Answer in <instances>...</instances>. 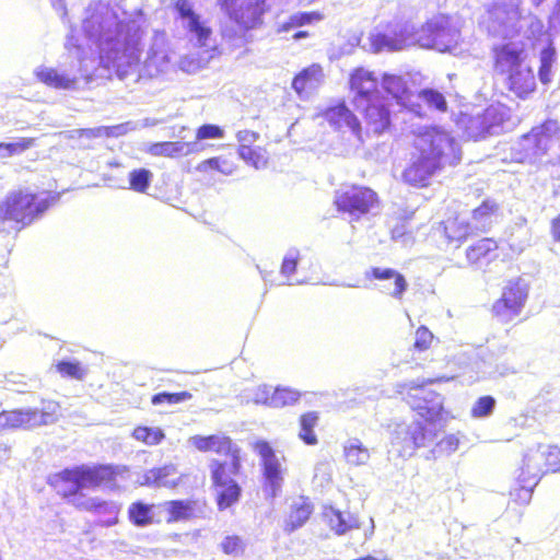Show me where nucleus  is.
I'll use <instances>...</instances> for the list:
<instances>
[{"mask_svg":"<svg viewBox=\"0 0 560 560\" xmlns=\"http://www.w3.org/2000/svg\"><path fill=\"white\" fill-rule=\"evenodd\" d=\"M323 517L329 529L337 535H342L351 528V525L346 521L342 513L331 506L324 510Z\"/></svg>","mask_w":560,"mask_h":560,"instance_id":"40","label":"nucleus"},{"mask_svg":"<svg viewBox=\"0 0 560 560\" xmlns=\"http://www.w3.org/2000/svg\"><path fill=\"white\" fill-rule=\"evenodd\" d=\"M412 35V27L407 22L392 21L386 24L384 32L370 36V45L375 52L402 50L409 45Z\"/></svg>","mask_w":560,"mask_h":560,"instance_id":"10","label":"nucleus"},{"mask_svg":"<svg viewBox=\"0 0 560 560\" xmlns=\"http://www.w3.org/2000/svg\"><path fill=\"white\" fill-rule=\"evenodd\" d=\"M126 471L125 466L114 464H81L50 474L47 485L59 498L75 505L83 500L84 489H117L118 480Z\"/></svg>","mask_w":560,"mask_h":560,"instance_id":"2","label":"nucleus"},{"mask_svg":"<svg viewBox=\"0 0 560 560\" xmlns=\"http://www.w3.org/2000/svg\"><path fill=\"white\" fill-rule=\"evenodd\" d=\"M28 410L11 409L0 412V432L31 428Z\"/></svg>","mask_w":560,"mask_h":560,"instance_id":"33","label":"nucleus"},{"mask_svg":"<svg viewBox=\"0 0 560 560\" xmlns=\"http://www.w3.org/2000/svg\"><path fill=\"white\" fill-rule=\"evenodd\" d=\"M55 368L62 377L82 380L85 375L84 368L78 361H59Z\"/></svg>","mask_w":560,"mask_h":560,"instance_id":"47","label":"nucleus"},{"mask_svg":"<svg viewBox=\"0 0 560 560\" xmlns=\"http://www.w3.org/2000/svg\"><path fill=\"white\" fill-rule=\"evenodd\" d=\"M500 206L492 199H485L478 207L471 211V218L475 222L486 224L499 213Z\"/></svg>","mask_w":560,"mask_h":560,"instance_id":"42","label":"nucleus"},{"mask_svg":"<svg viewBox=\"0 0 560 560\" xmlns=\"http://www.w3.org/2000/svg\"><path fill=\"white\" fill-rule=\"evenodd\" d=\"M131 438L148 446H155L163 442L165 432L159 427L136 425Z\"/></svg>","mask_w":560,"mask_h":560,"instance_id":"38","label":"nucleus"},{"mask_svg":"<svg viewBox=\"0 0 560 560\" xmlns=\"http://www.w3.org/2000/svg\"><path fill=\"white\" fill-rule=\"evenodd\" d=\"M35 75L39 82L56 90H71L77 84V78H70L54 68H40Z\"/></svg>","mask_w":560,"mask_h":560,"instance_id":"32","label":"nucleus"},{"mask_svg":"<svg viewBox=\"0 0 560 560\" xmlns=\"http://www.w3.org/2000/svg\"><path fill=\"white\" fill-rule=\"evenodd\" d=\"M224 137V129L218 125L205 124L197 128L195 138L198 141L208 139H222Z\"/></svg>","mask_w":560,"mask_h":560,"instance_id":"52","label":"nucleus"},{"mask_svg":"<svg viewBox=\"0 0 560 560\" xmlns=\"http://www.w3.org/2000/svg\"><path fill=\"white\" fill-rule=\"evenodd\" d=\"M488 12L494 16L502 14L511 21H518L522 18V12L517 4L511 5L506 3H494Z\"/></svg>","mask_w":560,"mask_h":560,"instance_id":"50","label":"nucleus"},{"mask_svg":"<svg viewBox=\"0 0 560 560\" xmlns=\"http://www.w3.org/2000/svg\"><path fill=\"white\" fill-rule=\"evenodd\" d=\"M466 260L470 266H487L499 256V243L493 237H482L466 248Z\"/></svg>","mask_w":560,"mask_h":560,"instance_id":"22","label":"nucleus"},{"mask_svg":"<svg viewBox=\"0 0 560 560\" xmlns=\"http://www.w3.org/2000/svg\"><path fill=\"white\" fill-rule=\"evenodd\" d=\"M308 36V32L306 31H299L293 35L294 39H300Z\"/></svg>","mask_w":560,"mask_h":560,"instance_id":"57","label":"nucleus"},{"mask_svg":"<svg viewBox=\"0 0 560 560\" xmlns=\"http://www.w3.org/2000/svg\"><path fill=\"white\" fill-rule=\"evenodd\" d=\"M361 114L365 135H383L392 127L388 105L380 96L369 100L355 107Z\"/></svg>","mask_w":560,"mask_h":560,"instance_id":"12","label":"nucleus"},{"mask_svg":"<svg viewBox=\"0 0 560 560\" xmlns=\"http://www.w3.org/2000/svg\"><path fill=\"white\" fill-rule=\"evenodd\" d=\"M323 117L335 129L348 128L359 140H362L363 128L360 120L343 101L327 107L323 112Z\"/></svg>","mask_w":560,"mask_h":560,"instance_id":"20","label":"nucleus"},{"mask_svg":"<svg viewBox=\"0 0 560 560\" xmlns=\"http://www.w3.org/2000/svg\"><path fill=\"white\" fill-rule=\"evenodd\" d=\"M175 8L178 11L180 18L189 19V27L191 31L202 35L206 31L199 22V16L192 11L187 0H178L175 3Z\"/></svg>","mask_w":560,"mask_h":560,"instance_id":"45","label":"nucleus"},{"mask_svg":"<svg viewBox=\"0 0 560 560\" xmlns=\"http://www.w3.org/2000/svg\"><path fill=\"white\" fill-rule=\"evenodd\" d=\"M323 79V68L313 63L301 70L292 80V88L298 94H302L315 88Z\"/></svg>","mask_w":560,"mask_h":560,"instance_id":"31","label":"nucleus"},{"mask_svg":"<svg viewBox=\"0 0 560 560\" xmlns=\"http://www.w3.org/2000/svg\"><path fill=\"white\" fill-rule=\"evenodd\" d=\"M332 205L338 213L360 220L378 208L380 197L368 186L350 184L335 192Z\"/></svg>","mask_w":560,"mask_h":560,"instance_id":"7","label":"nucleus"},{"mask_svg":"<svg viewBox=\"0 0 560 560\" xmlns=\"http://www.w3.org/2000/svg\"><path fill=\"white\" fill-rule=\"evenodd\" d=\"M177 472L176 465L170 463L153 467L145 472V481L158 487H175L178 482H170V478Z\"/></svg>","mask_w":560,"mask_h":560,"instance_id":"37","label":"nucleus"},{"mask_svg":"<svg viewBox=\"0 0 560 560\" xmlns=\"http://www.w3.org/2000/svg\"><path fill=\"white\" fill-rule=\"evenodd\" d=\"M494 71L503 78V83L515 97L526 100L537 88L533 68L525 63L523 49L510 43L499 44L492 48Z\"/></svg>","mask_w":560,"mask_h":560,"instance_id":"4","label":"nucleus"},{"mask_svg":"<svg viewBox=\"0 0 560 560\" xmlns=\"http://www.w3.org/2000/svg\"><path fill=\"white\" fill-rule=\"evenodd\" d=\"M452 33L451 18L448 15H439L428 21L422 27V40H425L428 47H435L439 43L450 36Z\"/></svg>","mask_w":560,"mask_h":560,"instance_id":"24","label":"nucleus"},{"mask_svg":"<svg viewBox=\"0 0 560 560\" xmlns=\"http://www.w3.org/2000/svg\"><path fill=\"white\" fill-rule=\"evenodd\" d=\"M318 411H305L299 417V439L306 445L313 446L318 443V438L315 429L319 425Z\"/></svg>","mask_w":560,"mask_h":560,"instance_id":"29","label":"nucleus"},{"mask_svg":"<svg viewBox=\"0 0 560 560\" xmlns=\"http://www.w3.org/2000/svg\"><path fill=\"white\" fill-rule=\"evenodd\" d=\"M559 127L555 120H547L521 138L520 152L523 154L520 161L539 158L547 152L551 138L558 132Z\"/></svg>","mask_w":560,"mask_h":560,"instance_id":"11","label":"nucleus"},{"mask_svg":"<svg viewBox=\"0 0 560 560\" xmlns=\"http://www.w3.org/2000/svg\"><path fill=\"white\" fill-rule=\"evenodd\" d=\"M506 120L505 113L499 106L490 105L475 117H471L467 125L468 136L474 140L485 139L494 135Z\"/></svg>","mask_w":560,"mask_h":560,"instance_id":"14","label":"nucleus"},{"mask_svg":"<svg viewBox=\"0 0 560 560\" xmlns=\"http://www.w3.org/2000/svg\"><path fill=\"white\" fill-rule=\"evenodd\" d=\"M527 296L528 288L521 279L508 281L501 296L492 304V315L504 323L512 320L521 314Z\"/></svg>","mask_w":560,"mask_h":560,"instance_id":"9","label":"nucleus"},{"mask_svg":"<svg viewBox=\"0 0 560 560\" xmlns=\"http://www.w3.org/2000/svg\"><path fill=\"white\" fill-rule=\"evenodd\" d=\"M262 393L266 397L261 399V402L271 408H284L298 404L302 397L301 392L295 388L288 386H277L269 394V386H262Z\"/></svg>","mask_w":560,"mask_h":560,"instance_id":"25","label":"nucleus"},{"mask_svg":"<svg viewBox=\"0 0 560 560\" xmlns=\"http://www.w3.org/2000/svg\"><path fill=\"white\" fill-rule=\"evenodd\" d=\"M153 174L147 168H135L128 175L129 189L144 194L150 187Z\"/></svg>","mask_w":560,"mask_h":560,"instance_id":"41","label":"nucleus"},{"mask_svg":"<svg viewBox=\"0 0 560 560\" xmlns=\"http://www.w3.org/2000/svg\"><path fill=\"white\" fill-rule=\"evenodd\" d=\"M80 511L90 512L97 516L96 525L109 527L119 522V506L112 502L98 498L84 499L75 503Z\"/></svg>","mask_w":560,"mask_h":560,"instance_id":"21","label":"nucleus"},{"mask_svg":"<svg viewBox=\"0 0 560 560\" xmlns=\"http://www.w3.org/2000/svg\"><path fill=\"white\" fill-rule=\"evenodd\" d=\"M323 15L319 12H298L292 14L285 23L282 24V31H289L294 27L312 24L313 22L319 21Z\"/></svg>","mask_w":560,"mask_h":560,"instance_id":"43","label":"nucleus"},{"mask_svg":"<svg viewBox=\"0 0 560 560\" xmlns=\"http://www.w3.org/2000/svg\"><path fill=\"white\" fill-rule=\"evenodd\" d=\"M415 147L417 154L402 171L401 179L411 187L427 188L431 177L443 168V159L456 150V142L447 131L428 127L417 136Z\"/></svg>","mask_w":560,"mask_h":560,"instance_id":"3","label":"nucleus"},{"mask_svg":"<svg viewBox=\"0 0 560 560\" xmlns=\"http://www.w3.org/2000/svg\"><path fill=\"white\" fill-rule=\"evenodd\" d=\"M540 475L560 472V446L558 444H538L537 471H529V463L523 462L515 485L510 490V495L517 503L529 502L534 488L539 481Z\"/></svg>","mask_w":560,"mask_h":560,"instance_id":"6","label":"nucleus"},{"mask_svg":"<svg viewBox=\"0 0 560 560\" xmlns=\"http://www.w3.org/2000/svg\"><path fill=\"white\" fill-rule=\"evenodd\" d=\"M261 13L258 3H246L234 9L231 16L242 28L247 31L261 24Z\"/></svg>","mask_w":560,"mask_h":560,"instance_id":"30","label":"nucleus"},{"mask_svg":"<svg viewBox=\"0 0 560 560\" xmlns=\"http://www.w3.org/2000/svg\"><path fill=\"white\" fill-rule=\"evenodd\" d=\"M315 506L312 500L305 495L291 499L282 521V529L287 534L303 527L312 517Z\"/></svg>","mask_w":560,"mask_h":560,"instance_id":"17","label":"nucleus"},{"mask_svg":"<svg viewBox=\"0 0 560 560\" xmlns=\"http://www.w3.org/2000/svg\"><path fill=\"white\" fill-rule=\"evenodd\" d=\"M349 89L353 93L352 103L354 107L372 100L377 95V81L371 71L363 68H355L349 77Z\"/></svg>","mask_w":560,"mask_h":560,"instance_id":"19","label":"nucleus"},{"mask_svg":"<svg viewBox=\"0 0 560 560\" xmlns=\"http://www.w3.org/2000/svg\"><path fill=\"white\" fill-rule=\"evenodd\" d=\"M343 456L348 465L362 466L370 459V452L363 443L353 439L343 446Z\"/></svg>","mask_w":560,"mask_h":560,"instance_id":"35","label":"nucleus"},{"mask_svg":"<svg viewBox=\"0 0 560 560\" xmlns=\"http://www.w3.org/2000/svg\"><path fill=\"white\" fill-rule=\"evenodd\" d=\"M418 96L439 112L445 113L447 110V102L444 95L436 90L423 89L418 93Z\"/></svg>","mask_w":560,"mask_h":560,"instance_id":"48","label":"nucleus"},{"mask_svg":"<svg viewBox=\"0 0 560 560\" xmlns=\"http://www.w3.org/2000/svg\"><path fill=\"white\" fill-rule=\"evenodd\" d=\"M57 200V195L42 198L28 189L14 190L0 202V223H13L15 230L21 231L39 219Z\"/></svg>","mask_w":560,"mask_h":560,"instance_id":"5","label":"nucleus"},{"mask_svg":"<svg viewBox=\"0 0 560 560\" xmlns=\"http://www.w3.org/2000/svg\"><path fill=\"white\" fill-rule=\"evenodd\" d=\"M188 145L183 141L154 142L148 147V153L153 156L177 158L187 151Z\"/></svg>","mask_w":560,"mask_h":560,"instance_id":"36","label":"nucleus"},{"mask_svg":"<svg viewBox=\"0 0 560 560\" xmlns=\"http://www.w3.org/2000/svg\"><path fill=\"white\" fill-rule=\"evenodd\" d=\"M433 340L434 335L427 326L422 325L416 330L413 348L419 352L427 351L431 348Z\"/></svg>","mask_w":560,"mask_h":560,"instance_id":"51","label":"nucleus"},{"mask_svg":"<svg viewBox=\"0 0 560 560\" xmlns=\"http://www.w3.org/2000/svg\"><path fill=\"white\" fill-rule=\"evenodd\" d=\"M407 402L429 422L440 420L443 415V405L440 395L427 392L422 386H410Z\"/></svg>","mask_w":560,"mask_h":560,"instance_id":"15","label":"nucleus"},{"mask_svg":"<svg viewBox=\"0 0 560 560\" xmlns=\"http://www.w3.org/2000/svg\"><path fill=\"white\" fill-rule=\"evenodd\" d=\"M365 278L368 280H394V291L392 292V296L400 300L407 290V281L404 275L392 269V268H381V267H372L366 273Z\"/></svg>","mask_w":560,"mask_h":560,"instance_id":"28","label":"nucleus"},{"mask_svg":"<svg viewBox=\"0 0 560 560\" xmlns=\"http://www.w3.org/2000/svg\"><path fill=\"white\" fill-rule=\"evenodd\" d=\"M381 84L387 95L395 100L397 104L418 117L425 116L422 105L411 101L413 93L402 75L384 73L381 78Z\"/></svg>","mask_w":560,"mask_h":560,"instance_id":"13","label":"nucleus"},{"mask_svg":"<svg viewBox=\"0 0 560 560\" xmlns=\"http://www.w3.org/2000/svg\"><path fill=\"white\" fill-rule=\"evenodd\" d=\"M154 503H147L142 500L133 501L127 509L128 521L136 527H147L152 524L159 523L155 516Z\"/></svg>","mask_w":560,"mask_h":560,"instance_id":"27","label":"nucleus"},{"mask_svg":"<svg viewBox=\"0 0 560 560\" xmlns=\"http://www.w3.org/2000/svg\"><path fill=\"white\" fill-rule=\"evenodd\" d=\"M59 404L54 400L45 401L39 409H28L31 427L45 425L58 419Z\"/></svg>","mask_w":560,"mask_h":560,"instance_id":"34","label":"nucleus"},{"mask_svg":"<svg viewBox=\"0 0 560 560\" xmlns=\"http://www.w3.org/2000/svg\"><path fill=\"white\" fill-rule=\"evenodd\" d=\"M299 257L296 255H288L281 264V273L289 277L296 271Z\"/></svg>","mask_w":560,"mask_h":560,"instance_id":"55","label":"nucleus"},{"mask_svg":"<svg viewBox=\"0 0 560 560\" xmlns=\"http://www.w3.org/2000/svg\"><path fill=\"white\" fill-rule=\"evenodd\" d=\"M191 398H192L191 393H189L187 390H183V392H178V393L162 392V393L154 394L151 397V402L154 406L163 405V404L177 405V404L190 400Z\"/></svg>","mask_w":560,"mask_h":560,"instance_id":"46","label":"nucleus"},{"mask_svg":"<svg viewBox=\"0 0 560 560\" xmlns=\"http://www.w3.org/2000/svg\"><path fill=\"white\" fill-rule=\"evenodd\" d=\"M494 406L495 399L492 396H481L472 405L470 416L472 418H485L492 412Z\"/></svg>","mask_w":560,"mask_h":560,"instance_id":"49","label":"nucleus"},{"mask_svg":"<svg viewBox=\"0 0 560 560\" xmlns=\"http://www.w3.org/2000/svg\"><path fill=\"white\" fill-rule=\"evenodd\" d=\"M237 170V161L232 152L206 159L197 164L199 173L217 172L224 176L232 175Z\"/></svg>","mask_w":560,"mask_h":560,"instance_id":"26","label":"nucleus"},{"mask_svg":"<svg viewBox=\"0 0 560 560\" xmlns=\"http://www.w3.org/2000/svg\"><path fill=\"white\" fill-rule=\"evenodd\" d=\"M409 435L416 447L424 446L428 441V431L421 423H418L415 429L410 431Z\"/></svg>","mask_w":560,"mask_h":560,"instance_id":"54","label":"nucleus"},{"mask_svg":"<svg viewBox=\"0 0 560 560\" xmlns=\"http://www.w3.org/2000/svg\"><path fill=\"white\" fill-rule=\"evenodd\" d=\"M443 235L448 244L462 245L472 235L470 223L460 217L459 213L448 215L441 222Z\"/></svg>","mask_w":560,"mask_h":560,"instance_id":"23","label":"nucleus"},{"mask_svg":"<svg viewBox=\"0 0 560 560\" xmlns=\"http://www.w3.org/2000/svg\"><path fill=\"white\" fill-rule=\"evenodd\" d=\"M259 133L252 130H243L237 133L240 158L255 168L265 167L269 155L265 147L257 143Z\"/></svg>","mask_w":560,"mask_h":560,"instance_id":"16","label":"nucleus"},{"mask_svg":"<svg viewBox=\"0 0 560 560\" xmlns=\"http://www.w3.org/2000/svg\"><path fill=\"white\" fill-rule=\"evenodd\" d=\"M550 234L555 242L560 243V213L550 221Z\"/></svg>","mask_w":560,"mask_h":560,"instance_id":"56","label":"nucleus"},{"mask_svg":"<svg viewBox=\"0 0 560 560\" xmlns=\"http://www.w3.org/2000/svg\"><path fill=\"white\" fill-rule=\"evenodd\" d=\"M221 550L225 555H238L243 551L244 545L240 536L229 535L221 542Z\"/></svg>","mask_w":560,"mask_h":560,"instance_id":"53","label":"nucleus"},{"mask_svg":"<svg viewBox=\"0 0 560 560\" xmlns=\"http://www.w3.org/2000/svg\"><path fill=\"white\" fill-rule=\"evenodd\" d=\"M190 445L200 453L224 455L225 460L213 458L209 463V476L214 501L219 511L237 504L243 489L236 477L243 472L242 450L225 434H196L189 438Z\"/></svg>","mask_w":560,"mask_h":560,"instance_id":"1","label":"nucleus"},{"mask_svg":"<svg viewBox=\"0 0 560 560\" xmlns=\"http://www.w3.org/2000/svg\"><path fill=\"white\" fill-rule=\"evenodd\" d=\"M207 506L205 499H175L164 503L166 523L187 522L201 516Z\"/></svg>","mask_w":560,"mask_h":560,"instance_id":"18","label":"nucleus"},{"mask_svg":"<svg viewBox=\"0 0 560 560\" xmlns=\"http://www.w3.org/2000/svg\"><path fill=\"white\" fill-rule=\"evenodd\" d=\"M433 382H434V380H428V381H425L424 383H425V384H432Z\"/></svg>","mask_w":560,"mask_h":560,"instance_id":"58","label":"nucleus"},{"mask_svg":"<svg viewBox=\"0 0 560 560\" xmlns=\"http://www.w3.org/2000/svg\"><path fill=\"white\" fill-rule=\"evenodd\" d=\"M252 448L260 458L262 491L266 497L275 499L281 492L285 468L268 441L257 440L252 444Z\"/></svg>","mask_w":560,"mask_h":560,"instance_id":"8","label":"nucleus"},{"mask_svg":"<svg viewBox=\"0 0 560 560\" xmlns=\"http://www.w3.org/2000/svg\"><path fill=\"white\" fill-rule=\"evenodd\" d=\"M36 142L35 138H21L16 142L0 143V158H9L18 155L34 147Z\"/></svg>","mask_w":560,"mask_h":560,"instance_id":"44","label":"nucleus"},{"mask_svg":"<svg viewBox=\"0 0 560 560\" xmlns=\"http://www.w3.org/2000/svg\"><path fill=\"white\" fill-rule=\"evenodd\" d=\"M556 61V49L549 44L540 51V65L538 77L541 83L548 84L551 81V69Z\"/></svg>","mask_w":560,"mask_h":560,"instance_id":"39","label":"nucleus"}]
</instances>
